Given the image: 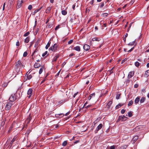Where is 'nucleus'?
Listing matches in <instances>:
<instances>
[{"label":"nucleus","instance_id":"1","mask_svg":"<svg viewBox=\"0 0 149 149\" xmlns=\"http://www.w3.org/2000/svg\"><path fill=\"white\" fill-rule=\"evenodd\" d=\"M17 99V94L14 93L12 94L10 97L9 98V100L10 101L12 102L13 103L14 101L16 100Z\"/></svg>","mask_w":149,"mask_h":149},{"label":"nucleus","instance_id":"2","mask_svg":"<svg viewBox=\"0 0 149 149\" xmlns=\"http://www.w3.org/2000/svg\"><path fill=\"white\" fill-rule=\"evenodd\" d=\"M13 104V103L12 102L9 101L7 102L5 106V109L6 110H9L11 107V106Z\"/></svg>","mask_w":149,"mask_h":149},{"label":"nucleus","instance_id":"3","mask_svg":"<svg viewBox=\"0 0 149 149\" xmlns=\"http://www.w3.org/2000/svg\"><path fill=\"white\" fill-rule=\"evenodd\" d=\"M58 47L57 44L55 43L53 46L49 48V50H51L53 52H56L57 50Z\"/></svg>","mask_w":149,"mask_h":149},{"label":"nucleus","instance_id":"4","mask_svg":"<svg viewBox=\"0 0 149 149\" xmlns=\"http://www.w3.org/2000/svg\"><path fill=\"white\" fill-rule=\"evenodd\" d=\"M127 118L125 116H120L119 117L118 120H121V121H125L126 120Z\"/></svg>","mask_w":149,"mask_h":149},{"label":"nucleus","instance_id":"5","mask_svg":"<svg viewBox=\"0 0 149 149\" xmlns=\"http://www.w3.org/2000/svg\"><path fill=\"white\" fill-rule=\"evenodd\" d=\"M102 124H100L97 127L96 130L95 131V133H97V132L102 128Z\"/></svg>","mask_w":149,"mask_h":149},{"label":"nucleus","instance_id":"6","mask_svg":"<svg viewBox=\"0 0 149 149\" xmlns=\"http://www.w3.org/2000/svg\"><path fill=\"white\" fill-rule=\"evenodd\" d=\"M22 65V64L21 63V62L20 60H19L18 61L15 63V66L16 67L18 68L19 67H21V65Z\"/></svg>","mask_w":149,"mask_h":149},{"label":"nucleus","instance_id":"7","mask_svg":"<svg viewBox=\"0 0 149 149\" xmlns=\"http://www.w3.org/2000/svg\"><path fill=\"white\" fill-rule=\"evenodd\" d=\"M32 89L31 88H30L27 91V94L29 95L28 98H29L31 96L32 93Z\"/></svg>","mask_w":149,"mask_h":149},{"label":"nucleus","instance_id":"8","mask_svg":"<svg viewBox=\"0 0 149 149\" xmlns=\"http://www.w3.org/2000/svg\"><path fill=\"white\" fill-rule=\"evenodd\" d=\"M134 74V71H131L129 72L127 78L128 79H130L132 78Z\"/></svg>","mask_w":149,"mask_h":149},{"label":"nucleus","instance_id":"9","mask_svg":"<svg viewBox=\"0 0 149 149\" xmlns=\"http://www.w3.org/2000/svg\"><path fill=\"white\" fill-rule=\"evenodd\" d=\"M64 115L63 113H59V114H56L55 115V117L57 118H61L63 117L64 116Z\"/></svg>","mask_w":149,"mask_h":149},{"label":"nucleus","instance_id":"10","mask_svg":"<svg viewBox=\"0 0 149 149\" xmlns=\"http://www.w3.org/2000/svg\"><path fill=\"white\" fill-rule=\"evenodd\" d=\"M23 2L22 0H19L17 2V7H18V8H20L21 6V5Z\"/></svg>","mask_w":149,"mask_h":149},{"label":"nucleus","instance_id":"11","mask_svg":"<svg viewBox=\"0 0 149 149\" xmlns=\"http://www.w3.org/2000/svg\"><path fill=\"white\" fill-rule=\"evenodd\" d=\"M67 101V100H65V99H64V100H60V101H59V102H56V104L57 105H59L60 104H61L63 103H64L65 102H66Z\"/></svg>","mask_w":149,"mask_h":149},{"label":"nucleus","instance_id":"12","mask_svg":"<svg viewBox=\"0 0 149 149\" xmlns=\"http://www.w3.org/2000/svg\"><path fill=\"white\" fill-rule=\"evenodd\" d=\"M90 46L86 44L84 45L83 46V48L86 51L88 50L89 49H90Z\"/></svg>","mask_w":149,"mask_h":149},{"label":"nucleus","instance_id":"13","mask_svg":"<svg viewBox=\"0 0 149 149\" xmlns=\"http://www.w3.org/2000/svg\"><path fill=\"white\" fill-rule=\"evenodd\" d=\"M31 119V114H30L28 117L27 118L26 121L27 122V123L28 124L29 123Z\"/></svg>","mask_w":149,"mask_h":149},{"label":"nucleus","instance_id":"14","mask_svg":"<svg viewBox=\"0 0 149 149\" xmlns=\"http://www.w3.org/2000/svg\"><path fill=\"white\" fill-rule=\"evenodd\" d=\"M28 73V72L26 73V75H25V77H26V80L27 79L28 80H30L32 78V76L30 74L29 75H28V74H27V73Z\"/></svg>","mask_w":149,"mask_h":149},{"label":"nucleus","instance_id":"15","mask_svg":"<svg viewBox=\"0 0 149 149\" xmlns=\"http://www.w3.org/2000/svg\"><path fill=\"white\" fill-rule=\"evenodd\" d=\"M140 97H137L134 100L135 104H137L139 103V102L140 101Z\"/></svg>","mask_w":149,"mask_h":149},{"label":"nucleus","instance_id":"16","mask_svg":"<svg viewBox=\"0 0 149 149\" xmlns=\"http://www.w3.org/2000/svg\"><path fill=\"white\" fill-rule=\"evenodd\" d=\"M138 136H135L133 137L132 139V141L133 143H134L135 141L138 139Z\"/></svg>","mask_w":149,"mask_h":149},{"label":"nucleus","instance_id":"17","mask_svg":"<svg viewBox=\"0 0 149 149\" xmlns=\"http://www.w3.org/2000/svg\"><path fill=\"white\" fill-rule=\"evenodd\" d=\"M73 49L78 52H80V51L81 48L79 46H77L74 47Z\"/></svg>","mask_w":149,"mask_h":149},{"label":"nucleus","instance_id":"18","mask_svg":"<svg viewBox=\"0 0 149 149\" xmlns=\"http://www.w3.org/2000/svg\"><path fill=\"white\" fill-rule=\"evenodd\" d=\"M95 93H93L91 94H90V95H89V97H88V100H90L93 97H95Z\"/></svg>","mask_w":149,"mask_h":149},{"label":"nucleus","instance_id":"19","mask_svg":"<svg viewBox=\"0 0 149 149\" xmlns=\"http://www.w3.org/2000/svg\"><path fill=\"white\" fill-rule=\"evenodd\" d=\"M146 100V98L144 97H142L141 100H140V103L141 104V103H143Z\"/></svg>","mask_w":149,"mask_h":149},{"label":"nucleus","instance_id":"20","mask_svg":"<svg viewBox=\"0 0 149 149\" xmlns=\"http://www.w3.org/2000/svg\"><path fill=\"white\" fill-rule=\"evenodd\" d=\"M40 64L39 63H36L34 64V67L35 68H38L40 67Z\"/></svg>","mask_w":149,"mask_h":149},{"label":"nucleus","instance_id":"21","mask_svg":"<svg viewBox=\"0 0 149 149\" xmlns=\"http://www.w3.org/2000/svg\"><path fill=\"white\" fill-rule=\"evenodd\" d=\"M112 103V101H109L107 104V108L108 109L110 108Z\"/></svg>","mask_w":149,"mask_h":149},{"label":"nucleus","instance_id":"22","mask_svg":"<svg viewBox=\"0 0 149 149\" xmlns=\"http://www.w3.org/2000/svg\"><path fill=\"white\" fill-rule=\"evenodd\" d=\"M123 104H119L116 106L115 108L116 109H118L122 106H123Z\"/></svg>","mask_w":149,"mask_h":149},{"label":"nucleus","instance_id":"23","mask_svg":"<svg viewBox=\"0 0 149 149\" xmlns=\"http://www.w3.org/2000/svg\"><path fill=\"white\" fill-rule=\"evenodd\" d=\"M50 43H51V42L49 41L47 43V44L45 46V48L46 49H48V47L50 46Z\"/></svg>","mask_w":149,"mask_h":149},{"label":"nucleus","instance_id":"24","mask_svg":"<svg viewBox=\"0 0 149 149\" xmlns=\"http://www.w3.org/2000/svg\"><path fill=\"white\" fill-rule=\"evenodd\" d=\"M51 7H49L47 8V9L46 10V13H49L51 10Z\"/></svg>","mask_w":149,"mask_h":149},{"label":"nucleus","instance_id":"25","mask_svg":"<svg viewBox=\"0 0 149 149\" xmlns=\"http://www.w3.org/2000/svg\"><path fill=\"white\" fill-rule=\"evenodd\" d=\"M92 40L93 41L95 40L96 41H99L100 40V38H93L92 39Z\"/></svg>","mask_w":149,"mask_h":149},{"label":"nucleus","instance_id":"26","mask_svg":"<svg viewBox=\"0 0 149 149\" xmlns=\"http://www.w3.org/2000/svg\"><path fill=\"white\" fill-rule=\"evenodd\" d=\"M61 13L63 15H65L67 14V12L65 10H63L62 11Z\"/></svg>","mask_w":149,"mask_h":149},{"label":"nucleus","instance_id":"27","mask_svg":"<svg viewBox=\"0 0 149 149\" xmlns=\"http://www.w3.org/2000/svg\"><path fill=\"white\" fill-rule=\"evenodd\" d=\"M16 139V137H14L13 138V139L11 141V142H10V144H11V145L13 143V142Z\"/></svg>","mask_w":149,"mask_h":149},{"label":"nucleus","instance_id":"28","mask_svg":"<svg viewBox=\"0 0 149 149\" xmlns=\"http://www.w3.org/2000/svg\"><path fill=\"white\" fill-rule=\"evenodd\" d=\"M29 41V37H27L24 40V42L26 43H28Z\"/></svg>","mask_w":149,"mask_h":149},{"label":"nucleus","instance_id":"29","mask_svg":"<svg viewBox=\"0 0 149 149\" xmlns=\"http://www.w3.org/2000/svg\"><path fill=\"white\" fill-rule=\"evenodd\" d=\"M144 75H146L147 77L149 76V70H147L146 72Z\"/></svg>","mask_w":149,"mask_h":149},{"label":"nucleus","instance_id":"30","mask_svg":"<svg viewBox=\"0 0 149 149\" xmlns=\"http://www.w3.org/2000/svg\"><path fill=\"white\" fill-rule=\"evenodd\" d=\"M127 146L126 145H124L120 147V149H126Z\"/></svg>","mask_w":149,"mask_h":149},{"label":"nucleus","instance_id":"31","mask_svg":"<svg viewBox=\"0 0 149 149\" xmlns=\"http://www.w3.org/2000/svg\"><path fill=\"white\" fill-rule=\"evenodd\" d=\"M108 15V13H103L102 15V16L103 17H105L107 16Z\"/></svg>","mask_w":149,"mask_h":149},{"label":"nucleus","instance_id":"32","mask_svg":"<svg viewBox=\"0 0 149 149\" xmlns=\"http://www.w3.org/2000/svg\"><path fill=\"white\" fill-rule=\"evenodd\" d=\"M120 94H118L116 95V98L117 100H118L120 98Z\"/></svg>","mask_w":149,"mask_h":149},{"label":"nucleus","instance_id":"33","mask_svg":"<svg viewBox=\"0 0 149 149\" xmlns=\"http://www.w3.org/2000/svg\"><path fill=\"white\" fill-rule=\"evenodd\" d=\"M133 103V102L132 100L130 101L129 102L128 104V106H130L132 105Z\"/></svg>","mask_w":149,"mask_h":149},{"label":"nucleus","instance_id":"34","mask_svg":"<svg viewBox=\"0 0 149 149\" xmlns=\"http://www.w3.org/2000/svg\"><path fill=\"white\" fill-rule=\"evenodd\" d=\"M128 116L129 117H132V112L130 111V112H128Z\"/></svg>","mask_w":149,"mask_h":149},{"label":"nucleus","instance_id":"35","mask_svg":"<svg viewBox=\"0 0 149 149\" xmlns=\"http://www.w3.org/2000/svg\"><path fill=\"white\" fill-rule=\"evenodd\" d=\"M40 40L39 39H38L37 41V42L35 44V46H34V47H36L37 46H38V43H39V42Z\"/></svg>","mask_w":149,"mask_h":149},{"label":"nucleus","instance_id":"36","mask_svg":"<svg viewBox=\"0 0 149 149\" xmlns=\"http://www.w3.org/2000/svg\"><path fill=\"white\" fill-rule=\"evenodd\" d=\"M134 42H135V41H134L132 42L129 43L128 44V45L130 46H132L134 45Z\"/></svg>","mask_w":149,"mask_h":149},{"label":"nucleus","instance_id":"37","mask_svg":"<svg viewBox=\"0 0 149 149\" xmlns=\"http://www.w3.org/2000/svg\"><path fill=\"white\" fill-rule=\"evenodd\" d=\"M67 143V141H64L62 143V145L63 146H66Z\"/></svg>","mask_w":149,"mask_h":149},{"label":"nucleus","instance_id":"38","mask_svg":"<svg viewBox=\"0 0 149 149\" xmlns=\"http://www.w3.org/2000/svg\"><path fill=\"white\" fill-rule=\"evenodd\" d=\"M135 65L136 67H138L139 65V62L136 61L135 62Z\"/></svg>","mask_w":149,"mask_h":149},{"label":"nucleus","instance_id":"39","mask_svg":"<svg viewBox=\"0 0 149 149\" xmlns=\"http://www.w3.org/2000/svg\"><path fill=\"white\" fill-rule=\"evenodd\" d=\"M104 2H102L100 3V8H102L104 6Z\"/></svg>","mask_w":149,"mask_h":149},{"label":"nucleus","instance_id":"40","mask_svg":"<svg viewBox=\"0 0 149 149\" xmlns=\"http://www.w3.org/2000/svg\"><path fill=\"white\" fill-rule=\"evenodd\" d=\"M42 71H43V68H41L39 70V74H41L42 73Z\"/></svg>","mask_w":149,"mask_h":149},{"label":"nucleus","instance_id":"41","mask_svg":"<svg viewBox=\"0 0 149 149\" xmlns=\"http://www.w3.org/2000/svg\"><path fill=\"white\" fill-rule=\"evenodd\" d=\"M29 33H29V32H27L26 33H25V34L24 35V36L25 37L29 35Z\"/></svg>","mask_w":149,"mask_h":149},{"label":"nucleus","instance_id":"42","mask_svg":"<svg viewBox=\"0 0 149 149\" xmlns=\"http://www.w3.org/2000/svg\"><path fill=\"white\" fill-rule=\"evenodd\" d=\"M32 8V6L31 5H30L28 7V9L29 10H31Z\"/></svg>","mask_w":149,"mask_h":149},{"label":"nucleus","instance_id":"43","mask_svg":"<svg viewBox=\"0 0 149 149\" xmlns=\"http://www.w3.org/2000/svg\"><path fill=\"white\" fill-rule=\"evenodd\" d=\"M107 26V24L106 23H104L103 25L102 26V29H104V27H106Z\"/></svg>","mask_w":149,"mask_h":149},{"label":"nucleus","instance_id":"44","mask_svg":"<svg viewBox=\"0 0 149 149\" xmlns=\"http://www.w3.org/2000/svg\"><path fill=\"white\" fill-rule=\"evenodd\" d=\"M27 55V52H24L23 56L24 57H26Z\"/></svg>","mask_w":149,"mask_h":149},{"label":"nucleus","instance_id":"45","mask_svg":"<svg viewBox=\"0 0 149 149\" xmlns=\"http://www.w3.org/2000/svg\"><path fill=\"white\" fill-rule=\"evenodd\" d=\"M47 51H45L44 53L42 54V56L43 57L44 56H45L47 54Z\"/></svg>","mask_w":149,"mask_h":149},{"label":"nucleus","instance_id":"46","mask_svg":"<svg viewBox=\"0 0 149 149\" xmlns=\"http://www.w3.org/2000/svg\"><path fill=\"white\" fill-rule=\"evenodd\" d=\"M73 42V40H71L69 41L68 42V44H70L71 43H72Z\"/></svg>","mask_w":149,"mask_h":149},{"label":"nucleus","instance_id":"47","mask_svg":"<svg viewBox=\"0 0 149 149\" xmlns=\"http://www.w3.org/2000/svg\"><path fill=\"white\" fill-rule=\"evenodd\" d=\"M125 110L124 109H122L121 111V113L122 114H123L125 112Z\"/></svg>","mask_w":149,"mask_h":149},{"label":"nucleus","instance_id":"48","mask_svg":"<svg viewBox=\"0 0 149 149\" xmlns=\"http://www.w3.org/2000/svg\"><path fill=\"white\" fill-rule=\"evenodd\" d=\"M40 9H38L36 10L34 12H33L35 14V13H36L38 11H40Z\"/></svg>","mask_w":149,"mask_h":149},{"label":"nucleus","instance_id":"49","mask_svg":"<svg viewBox=\"0 0 149 149\" xmlns=\"http://www.w3.org/2000/svg\"><path fill=\"white\" fill-rule=\"evenodd\" d=\"M52 26V24H48L47 26L48 27V28H50Z\"/></svg>","mask_w":149,"mask_h":149},{"label":"nucleus","instance_id":"50","mask_svg":"<svg viewBox=\"0 0 149 149\" xmlns=\"http://www.w3.org/2000/svg\"><path fill=\"white\" fill-rule=\"evenodd\" d=\"M127 59L126 58H125V59L123 60L122 61L121 63L122 64V63H123L125 61H127Z\"/></svg>","mask_w":149,"mask_h":149},{"label":"nucleus","instance_id":"51","mask_svg":"<svg viewBox=\"0 0 149 149\" xmlns=\"http://www.w3.org/2000/svg\"><path fill=\"white\" fill-rule=\"evenodd\" d=\"M16 45L17 46H19V42L18 41L16 43Z\"/></svg>","mask_w":149,"mask_h":149},{"label":"nucleus","instance_id":"52","mask_svg":"<svg viewBox=\"0 0 149 149\" xmlns=\"http://www.w3.org/2000/svg\"><path fill=\"white\" fill-rule=\"evenodd\" d=\"M134 47L132 48H131V49H130V50H129V51H128V52H131L134 49Z\"/></svg>","mask_w":149,"mask_h":149},{"label":"nucleus","instance_id":"53","mask_svg":"<svg viewBox=\"0 0 149 149\" xmlns=\"http://www.w3.org/2000/svg\"><path fill=\"white\" fill-rule=\"evenodd\" d=\"M110 149H115V146H111L110 147Z\"/></svg>","mask_w":149,"mask_h":149},{"label":"nucleus","instance_id":"54","mask_svg":"<svg viewBox=\"0 0 149 149\" xmlns=\"http://www.w3.org/2000/svg\"><path fill=\"white\" fill-rule=\"evenodd\" d=\"M139 85L138 84H136L134 85V87L136 88L138 87Z\"/></svg>","mask_w":149,"mask_h":149},{"label":"nucleus","instance_id":"55","mask_svg":"<svg viewBox=\"0 0 149 149\" xmlns=\"http://www.w3.org/2000/svg\"><path fill=\"white\" fill-rule=\"evenodd\" d=\"M94 0H92L90 2V3L91 4L93 5L94 3Z\"/></svg>","mask_w":149,"mask_h":149},{"label":"nucleus","instance_id":"56","mask_svg":"<svg viewBox=\"0 0 149 149\" xmlns=\"http://www.w3.org/2000/svg\"><path fill=\"white\" fill-rule=\"evenodd\" d=\"M13 1H9L10 5V6L12 4Z\"/></svg>","mask_w":149,"mask_h":149},{"label":"nucleus","instance_id":"57","mask_svg":"<svg viewBox=\"0 0 149 149\" xmlns=\"http://www.w3.org/2000/svg\"><path fill=\"white\" fill-rule=\"evenodd\" d=\"M5 4H6V3H4L3 5V10H4L5 9Z\"/></svg>","mask_w":149,"mask_h":149},{"label":"nucleus","instance_id":"58","mask_svg":"<svg viewBox=\"0 0 149 149\" xmlns=\"http://www.w3.org/2000/svg\"><path fill=\"white\" fill-rule=\"evenodd\" d=\"M33 43H34V42H30V45L29 47H31L32 45H33Z\"/></svg>","mask_w":149,"mask_h":149},{"label":"nucleus","instance_id":"59","mask_svg":"<svg viewBox=\"0 0 149 149\" xmlns=\"http://www.w3.org/2000/svg\"><path fill=\"white\" fill-rule=\"evenodd\" d=\"M75 54L73 53H72L71 54L69 55V56L71 57L72 56H74Z\"/></svg>","mask_w":149,"mask_h":149},{"label":"nucleus","instance_id":"60","mask_svg":"<svg viewBox=\"0 0 149 149\" xmlns=\"http://www.w3.org/2000/svg\"><path fill=\"white\" fill-rule=\"evenodd\" d=\"M59 27V25H58L55 28V30H57Z\"/></svg>","mask_w":149,"mask_h":149},{"label":"nucleus","instance_id":"61","mask_svg":"<svg viewBox=\"0 0 149 149\" xmlns=\"http://www.w3.org/2000/svg\"><path fill=\"white\" fill-rule=\"evenodd\" d=\"M69 113H70V112H68L65 113V115L66 116H67L69 114Z\"/></svg>","mask_w":149,"mask_h":149},{"label":"nucleus","instance_id":"62","mask_svg":"<svg viewBox=\"0 0 149 149\" xmlns=\"http://www.w3.org/2000/svg\"><path fill=\"white\" fill-rule=\"evenodd\" d=\"M75 4H74L72 6V8L73 9V10H74L75 9Z\"/></svg>","mask_w":149,"mask_h":149},{"label":"nucleus","instance_id":"63","mask_svg":"<svg viewBox=\"0 0 149 149\" xmlns=\"http://www.w3.org/2000/svg\"><path fill=\"white\" fill-rule=\"evenodd\" d=\"M141 91L143 93H145L146 92V91L145 89H142Z\"/></svg>","mask_w":149,"mask_h":149},{"label":"nucleus","instance_id":"64","mask_svg":"<svg viewBox=\"0 0 149 149\" xmlns=\"http://www.w3.org/2000/svg\"><path fill=\"white\" fill-rule=\"evenodd\" d=\"M57 58H55L54 57L53 58V61H56Z\"/></svg>","mask_w":149,"mask_h":149}]
</instances>
